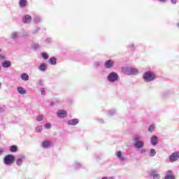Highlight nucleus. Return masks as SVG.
<instances>
[{
	"mask_svg": "<svg viewBox=\"0 0 179 179\" xmlns=\"http://www.w3.org/2000/svg\"><path fill=\"white\" fill-rule=\"evenodd\" d=\"M143 79L145 82H153L156 79V73L152 71H148L143 74Z\"/></svg>",
	"mask_w": 179,
	"mask_h": 179,
	"instance_id": "nucleus-1",
	"label": "nucleus"
},
{
	"mask_svg": "<svg viewBox=\"0 0 179 179\" xmlns=\"http://www.w3.org/2000/svg\"><path fill=\"white\" fill-rule=\"evenodd\" d=\"M141 139V137L139 135H136L133 137V141L134 142V146L136 149H143L145 146V143Z\"/></svg>",
	"mask_w": 179,
	"mask_h": 179,
	"instance_id": "nucleus-2",
	"label": "nucleus"
},
{
	"mask_svg": "<svg viewBox=\"0 0 179 179\" xmlns=\"http://www.w3.org/2000/svg\"><path fill=\"white\" fill-rule=\"evenodd\" d=\"M123 72H124L126 75H138L139 70L136 68L124 67L123 68Z\"/></svg>",
	"mask_w": 179,
	"mask_h": 179,
	"instance_id": "nucleus-3",
	"label": "nucleus"
},
{
	"mask_svg": "<svg viewBox=\"0 0 179 179\" xmlns=\"http://www.w3.org/2000/svg\"><path fill=\"white\" fill-rule=\"evenodd\" d=\"M120 76L117 73L111 72L108 75L107 80L108 82H110V83H114V82H117V80H118Z\"/></svg>",
	"mask_w": 179,
	"mask_h": 179,
	"instance_id": "nucleus-4",
	"label": "nucleus"
},
{
	"mask_svg": "<svg viewBox=\"0 0 179 179\" xmlns=\"http://www.w3.org/2000/svg\"><path fill=\"white\" fill-rule=\"evenodd\" d=\"M15 162V156L12 155H8L4 157L3 163L6 166H9Z\"/></svg>",
	"mask_w": 179,
	"mask_h": 179,
	"instance_id": "nucleus-5",
	"label": "nucleus"
},
{
	"mask_svg": "<svg viewBox=\"0 0 179 179\" xmlns=\"http://www.w3.org/2000/svg\"><path fill=\"white\" fill-rule=\"evenodd\" d=\"M148 176L150 179H160V173L157 170H152L148 172Z\"/></svg>",
	"mask_w": 179,
	"mask_h": 179,
	"instance_id": "nucleus-6",
	"label": "nucleus"
},
{
	"mask_svg": "<svg viewBox=\"0 0 179 179\" xmlns=\"http://www.w3.org/2000/svg\"><path fill=\"white\" fill-rule=\"evenodd\" d=\"M178 159H179L178 152H175L169 156V162H171V163H174V162H177Z\"/></svg>",
	"mask_w": 179,
	"mask_h": 179,
	"instance_id": "nucleus-7",
	"label": "nucleus"
},
{
	"mask_svg": "<svg viewBox=\"0 0 179 179\" xmlns=\"http://www.w3.org/2000/svg\"><path fill=\"white\" fill-rule=\"evenodd\" d=\"M115 155L117 159H118V160H120V162H125L126 158L124 154L122 153V151L121 150L116 151Z\"/></svg>",
	"mask_w": 179,
	"mask_h": 179,
	"instance_id": "nucleus-8",
	"label": "nucleus"
},
{
	"mask_svg": "<svg viewBox=\"0 0 179 179\" xmlns=\"http://www.w3.org/2000/svg\"><path fill=\"white\" fill-rule=\"evenodd\" d=\"M115 62L114 60H106L104 64V66L106 69H111L114 66Z\"/></svg>",
	"mask_w": 179,
	"mask_h": 179,
	"instance_id": "nucleus-9",
	"label": "nucleus"
},
{
	"mask_svg": "<svg viewBox=\"0 0 179 179\" xmlns=\"http://www.w3.org/2000/svg\"><path fill=\"white\" fill-rule=\"evenodd\" d=\"M57 115L59 118H65L68 115V112L64 110H59L57 112Z\"/></svg>",
	"mask_w": 179,
	"mask_h": 179,
	"instance_id": "nucleus-10",
	"label": "nucleus"
},
{
	"mask_svg": "<svg viewBox=\"0 0 179 179\" xmlns=\"http://www.w3.org/2000/svg\"><path fill=\"white\" fill-rule=\"evenodd\" d=\"M164 179H176V176H174V173H173V171L168 170L166 172Z\"/></svg>",
	"mask_w": 179,
	"mask_h": 179,
	"instance_id": "nucleus-11",
	"label": "nucleus"
},
{
	"mask_svg": "<svg viewBox=\"0 0 179 179\" xmlns=\"http://www.w3.org/2000/svg\"><path fill=\"white\" fill-rule=\"evenodd\" d=\"M26 160V156L24 155H20L18 158L16 159V164L17 166H20L22 164H23V161Z\"/></svg>",
	"mask_w": 179,
	"mask_h": 179,
	"instance_id": "nucleus-12",
	"label": "nucleus"
},
{
	"mask_svg": "<svg viewBox=\"0 0 179 179\" xmlns=\"http://www.w3.org/2000/svg\"><path fill=\"white\" fill-rule=\"evenodd\" d=\"M31 22V16L29 15H25L22 17V22L25 24H29Z\"/></svg>",
	"mask_w": 179,
	"mask_h": 179,
	"instance_id": "nucleus-13",
	"label": "nucleus"
},
{
	"mask_svg": "<svg viewBox=\"0 0 179 179\" xmlns=\"http://www.w3.org/2000/svg\"><path fill=\"white\" fill-rule=\"evenodd\" d=\"M151 145L156 146L159 143V138L157 136H152L150 138Z\"/></svg>",
	"mask_w": 179,
	"mask_h": 179,
	"instance_id": "nucleus-14",
	"label": "nucleus"
},
{
	"mask_svg": "<svg viewBox=\"0 0 179 179\" xmlns=\"http://www.w3.org/2000/svg\"><path fill=\"white\" fill-rule=\"evenodd\" d=\"M48 69V66L45 63H41L38 68V71H40L41 72H45V71Z\"/></svg>",
	"mask_w": 179,
	"mask_h": 179,
	"instance_id": "nucleus-15",
	"label": "nucleus"
},
{
	"mask_svg": "<svg viewBox=\"0 0 179 179\" xmlns=\"http://www.w3.org/2000/svg\"><path fill=\"white\" fill-rule=\"evenodd\" d=\"M68 125H78L79 124V119H71L67 121Z\"/></svg>",
	"mask_w": 179,
	"mask_h": 179,
	"instance_id": "nucleus-16",
	"label": "nucleus"
},
{
	"mask_svg": "<svg viewBox=\"0 0 179 179\" xmlns=\"http://www.w3.org/2000/svg\"><path fill=\"white\" fill-rule=\"evenodd\" d=\"M10 37L13 40H16V38H19V37H20V33L16 32V31H13V32L11 33Z\"/></svg>",
	"mask_w": 179,
	"mask_h": 179,
	"instance_id": "nucleus-17",
	"label": "nucleus"
},
{
	"mask_svg": "<svg viewBox=\"0 0 179 179\" xmlns=\"http://www.w3.org/2000/svg\"><path fill=\"white\" fill-rule=\"evenodd\" d=\"M27 6V0H20L19 1V7L21 8H24Z\"/></svg>",
	"mask_w": 179,
	"mask_h": 179,
	"instance_id": "nucleus-18",
	"label": "nucleus"
},
{
	"mask_svg": "<svg viewBox=\"0 0 179 179\" xmlns=\"http://www.w3.org/2000/svg\"><path fill=\"white\" fill-rule=\"evenodd\" d=\"M20 78L22 79V80L27 82V80L30 79V77L29 76V74L24 73L20 75Z\"/></svg>",
	"mask_w": 179,
	"mask_h": 179,
	"instance_id": "nucleus-19",
	"label": "nucleus"
},
{
	"mask_svg": "<svg viewBox=\"0 0 179 179\" xmlns=\"http://www.w3.org/2000/svg\"><path fill=\"white\" fill-rule=\"evenodd\" d=\"M12 63L10 61L6 60L2 64L3 68H10Z\"/></svg>",
	"mask_w": 179,
	"mask_h": 179,
	"instance_id": "nucleus-20",
	"label": "nucleus"
},
{
	"mask_svg": "<svg viewBox=\"0 0 179 179\" xmlns=\"http://www.w3.org/2000/svg\"><path fill=\"white\" fill-rule=\"evenodd\" d=\"M50 145H51V143L50 141H45L42 143V148H43V149H48Z\"/></svg>",
	"mask_w": 179,
	"mask_h": 179,
	"instance_id": "nucleus-21",
	"label": "nucleus"
},
{
	"mask_svg": "<svg viewBox=\"0 0 179 179\" xmlns=\"http://www.w3.org/2000/svg\"><path fill=\"white\" fill-rule=\"evenodd\" d=\"M17 91L20 94H26L27 91L23 87H18Z\"/></svg>",
	"mask_w": 179,
	"mask_h": 179,
	"instance_id": "nucleus-22",
	"label": "nucleus"
},
{
	"mask_svg": "<svg viewBox=\"0 0 179 179\" xmlns=\"http://www.w3.org/2000/svg\"><path fill=\"white\" fill-rule=\"evenodd\" d=\"M50 65L55 66L57 65V58L52 57L49 59Z\"/></svg>",
	"mask_w": 179,
	"mask_h": 179,
	"instance_id": "nucleus-23",
	"label": "nucleus"
},
{
	"mask_svg": "<svg viewBox=\"0 0 179 179\" xmlns=\"http://www.w3.org/2000/svg\"><path fill=\"white\" fill-rule=\"evenodd\" d=\"M43 120H44V115H38L36 116V121L38 122H41Z\"/></svg>",
	"mask_w": 179,
	"mask_h": 179,
	"instance_id": "nucleus-24",
	"label": "nucleus"
},
{
	"mask_svg": "<svg viewBox=\"0 0 179 179\" xmlns=\"http://www.w3.org/2000/svg\"><path fill=\"white\" fill-rule=\"evenodd\" d=\"M155 156H156V150L152 148L150 150V157H155Z\"/></svg>",
	"mask_w": 179,
	"mask_h": 179,
	"instance_id": "nucleus-25",
	"label": "nucleus"
},
{
	"mask_svg": "<svg viewBox=\"0 0 179 179\" xmlns=\"http://www.w3.org/2000/svg\"><path fill=\"white\" fill-rule=\"evenodd\" d=\"M10 150L13 153H15V152H17V146H16V145H11L10 147Z\"/></svg>",
	"mask_w": 179,
	"mask_h": 179,
	"instance_id": "nucleus-26",
	"label": "nucleus"
},
{
	"mask_svg": "<svg viewBox=\"0 0 179 179\" xmlns=\"http://www.w3.org/2000/svg\"><path fill=\"white\" fill-rule=\"evenodd\" d=\"M73 167L74 169H80L82 167V164L78 162H76L73 164Z\"/></svg>",
	"mask_w": 179,
	"mask_h": 179,
	"instance_id": "nucleus-27",
	"label": "nucleus"
},
{
	"mask_svg": "<svg viewBox=\"0 0 179 179\" xmlns=\"http://www.w3.org/2000/svg\"><path fill=\"white\" fill-rule=\"evenodd\" d=\"M34 23H40V22H41V17H40L38 16H36L34 18Z\"/></svg>",
	"mask_w": 179,
	"mask_h": 179,
	"instance_id": "nucleus-28",
	"label": "nucleus"
},
{
	"mask_svg": "<svg viewBox=\"0 0 179 179\" xmlns=\"http://www.w3.org/2000/svg\"><path fill=\"white\" fill-rule=\"evenodd\" d=\"M155 128H156V125H155V124H151V125L148 127V131H149V132H153V131H155Z\"/></svg>",
	"mask_w": 179,
	"mask_h": 179,
	"instance_id": "nucleus-29",
	"label": "nucleus"
},
{
	"mask_svg": "<svg viewBox=\"0 0 179 179\" xmlns=\"http://www.w3.org/2000/svg\"><path fill=\"white\" fill-rule=\"evenodd\" d=\"M117 113V110H115V109H110V110H108V115H114V114H115Z\"/></svg>",
	"mask_w": 179,
	"mask_h": 179,
	"instance_id": "nucleus-30",
	"label": "nucleus"
},
{
	"mask_svg": "<svg viewBox=\"0 0 179 179\" xmlns=\"http://www.w3.org/2000/svg\"><path fill=\"white\" fill-rule=\"evenodd\" d=\"M41 56L43 58V59H48V54L45 52H42Z\"/></svg>",
	"mask_w": 179,
	"mask_h": 179,
	"instance_id": "nucleus-31",
	"label": "nucleus"
},
{
	"mask_svg": "<svg viewBox=\"0 0 179 179\" xmlns=\"http://www.w3.org/2000/svg\"><path fill=\"white\" fill-rule=\"evenodd\" d=\"M42 131H43V127L42 126H38L36 128V132L41 133Z\"/></svg>",
	"mask_w": 179,
	"mask_h": 179,
	"instance_id": "nucleus-32",
	"label": "nucleus"
},
{
	"mask_svg": "<svg viewBox=\"0 0 179 179\" xmlns=\"http://www.w3.org/2000/svg\"><path fill=\"white\" fill-rule=\"evenodd\" d=\"M40 92L42 96H45V88L44 87L41 88Z\"/></svg>",
	"mask_w": 179,
	"mask_h": 179,
	"instance_id": "nucleus-33",
	"label": "nucleus"
},
{
	"mask_svg": "<svg viewBox=\"0 0 179 179\" xmlns=\"http://www.w3.org/2000/svg\"><path fill=\"white\" fill-rule=\"evenodd\" d=\"M52 127V125L51 124V123H46L45 124V128L46 129H51Z\"/></svg>",
	"mask_w": 179,
	"mask_h": 179,
	"instance_id": "nucleus-34",
	"label": "nucleus"
},
{
	"mask_svg": "<svg viewBox=\"0 0 179 179\" xmlns=\"http://www.w3.org/2000/svg\"><path fill=\"white\" fill-rule=\"evenodd\" d=\"M27 36H29V32L23 31L21 37H27Z\"/></svg>",
	"mask_w": 179,
	"mask_h": 179,
	"instance_id": "nucleus-35",
	"label": "nucleus"
},
{
	"mask_svg": "<svg viewBox=\"0 0 179 179\" xmlns=\"http://www.w3.org/2000/svg\"><path fill=\"white\" fill-rule=\"evenodd\" d=\"M45 43H47L48 44H50V43H52V39H51V38H47L45 39Z\"/></svg>",
	"mask_w": 179,
	"mask_h": 179,
	"instance_id": "nucleus-36",
	"label": "nucleus"
},
{
	"mask_svg": "<svg viewBox=\"0 0 179 179\" xmlns=\"http://www.w3.org/2000/svg\"><path fill=\"white\" fill-rule=\"evenodd\" d=\"M34 50H38V48H40V45H38V43H35L34 45Z\"/></svg>",
	"mask_w": 179,
	"mask_h": 179,
	"instance_id": "nucleus-37",
	"label": "nucleus"
},
{
	"mask_svg": "<svg viewBox=\"0 0 179 179\" xmlns=\"http://www.w3.org/2000/svg\"><path fill=\"white\" fill-rule=\"evenodd\" d=\"M100 64H101L100 62H95L94 63V66H95L96 68H99V66H100Z\"/></svg>",
	"mask_w": 179,
	"mask_h": 179,
	"instance_id": "nucleus-38",
	"label": "nucleus"
},
{
	"mask_svg": "<svg viewBox=\"0 0 179 179\" xmlns=\"http://www.w3.org/2000/svg\"><path fill=\"white\" fill-rule=\"evenodd\" d=\"M39 30H40V28L36 27L35 30L33 31V34H36V33L38 32Z\"/></svg>",
	"mask_w": 179,
	"mask_h": 179,
	"instance_id": "nucleus-39",
	"label": "nucleus"
},
{
	"mask_svg": "<svg viewBox=\"0 0 179 179\" xmlns=\"http://www.w3.org/2000/svg\"><path fill=\"white\" fill-rule=\"evenodd\" d=\"M140 153H141V155H143V153H146V149L143 148V149L140 150Z\"/></svg>",
	"mask_w": 179,
	"mask_h": 179,
	"instance_id": "nucleus-40",
	"label": "nucleus"
},
{
	"mask_svg": "<svg viewBox=\"0 0 179 179\" xmlns=\"http://www.w3.org/2000/svg\"><path fill=\"white\" fill-rule=\"evenodd\" d=\"M3 59H5V55H0V61H3Z\"/></svg>",
	"mask_w": 179,
	"mask_h": 179,
	"instance_id": "nucleus-41",
	"label": "nucleus"
},
{
	"mask_svg": "<svg viewBox=\"0 0 179 179\" xmlns=\"http://www.w3.org/2000/svg\"><path fill=\"white\" fill-rule=\"evenodd\" d=\"M38 85H39V86H43V81L41 80H38Z\"/></svg>",
	"mask_w": 179,
	"mask_h": 179,
	"instance_id": "nucleus-42",
	"label": "nucleus"
},
{
	"mask_svg": "<svg viewBox=\"0 0 179 179\" xmlns=\"http://www.w3.org/2000/svg\"><path fill=\"white\" fill-rule=\"evenodd\" d=\"M171 3H173L174 5L177 3V0H171Z\"/></svg>",
	"mask_w": 179,
	"mask_h": 179,
	"instance_id": "nucleus-43",
	"label": "nucleus"
},
{
	"mask_svg": "<svg viewBox=\"0 0 179 179\" xmlns=\"http://www.w3.org/2000/svg\"><path fill=\"white\" fill-rule=\"evenodd\" d=\"M159 2H161L162 3H164V2H166L167 0H157Z\"/></svg>",
	"mask_w": 179,
	"mask_h": 179,
	"instance_id": "nucleus-44",
	"label": "nucleus"
},
{
	"mask_svg": "<svg viewBox=\"0 0 179 179\" xmlns=\"http://www.w3.org/2000/svg\"><path fill=\"white\" fill-rule=\"evenodd\" d=\"M129 48H134V43H131L130 45H128Z\"/></svg>",
	"mask_w": 179,
	"mask_h": 179,
	"instance_id": "nucleus-45",
	"label": "nucleus"
},
{
	"mask_svg": "<svg viewBox=\"0 0 179 179\" xmlns=\"http://www.w3.org/2000/svg\"><path fill=\"white\" fill-rule=\"evenodd\" d=\"M1 153H3V149H0V155H1Z\"/></svg>",
	"mask_w": 179,
	"mask_h": 179,
	"instance_id": "nucleus-46",
	"label": "nucleus"
},
{
	"mask_svg": "<svg viewBox=\"0 0 179 179\" xmlns=\"http://www.w3.org/2000/svg\"><path fill=\"white\" fill-rule=\"evenodd\" d=\"M99 122L101 123V124H103V120H99Z\"/></svg>",
	"mask_w": 179,
	"mask_h": 179,
	"instance_id": "nucleus-47",
	"label": "nucleus"
},
{
	"mask_svg": "<svg viewBox=\"0 0 179 179\" xmlns=\"http://www.w3.org/2000/svg\"><path fill=\"white\" fill-rule=\"evenodd\" d=\"M107 179H114L113 177H109V178H107Z\"/></svg>",
	"mask_w": 179,
	"mask_h": 179,
	"instance_id": "nucleus-48",
	"label": "nucleus"
},
{
	"mask_svg": "<svg viewBox=\"0 0 179 179\" xmlns=\"http://www.w3.org/2000/svg\"><path fill=\"white\" fill-rule=\"evenodd\" d=\"M177 27L179 29V22L176 24Z\"/></svg>",
	"mask_w": 179,
	"mask_h": 179,
	"instance_id": "nucleus-49",
	"label": "nucleus"
},
{
	"mask_svg": "<svg viewBox=\"0 0 179 179\" xmlns=\"http://www.w3.org/2000/svg\"><path fill=\"white\" fill-rule=\"evenodd\" d=\"M101 179H107V177H103Z\"/></svg>",
	"mask_w": 179,
	"mask_h": 179,
	"instance_id": "nucleus-50",
	"label": "nucleus"
},
{
	"mask_svg": "<svg viewBox=\"0 0 179 179\" xmlns=\"http://www.w3.org/2000/svg\"><path fill=\"white\" fill-rule=\"evenodd\" d=\"M0 51H1V49H0Z\"/></svg>",
	"mask_w": 179,
	"mask_h": 179,
	"instance_id": "nucleus-51",
	"label": "nucleus"
}]
</instances>
